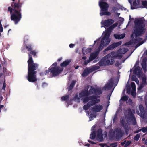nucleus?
I'll return each mask as SVG.
<instances>
[{"label":"nucleus","instance_id":"38","mask_svg":"<svg viewBox=\"0 0 147 147\" xmlns=\"http://www.w3.org/2000/svg\"><path fill=\"white\" fill-rule=\"evenodd\" d=\"M131 143V141H128L126 143L125 145L126 146H128V145L130 144Z\"/></svg>","mask_w":147,"mask_h":147},{"label":"nucleus","instance_id":"16","mask_svg":"<svg viewBox=\"0 0 147 147\" xmlns=\"http://www.w3.org/2000/svg\"><path fill=\"white\" fill-rule=\"evenodd\" d=\"M113 85V80H111L105 86V89H108L110 88H111Z\"/></svg>","mask_w":147,"mask_h":147},{"label":"nucleus","instance_id":"31","mask_svg":"<svg viewBox=\"0 0 147 147\" xmlns=\"http://www.w3.org/2000/svg\"><path fill=\"white\" fill-rule=\"evenodd\" d=\"M128 97L127 96H123L121 98V100L123 101L126 100L128 99Z\"/></svg>","mask_w":147,"mask_h":147},{"label":"nucleus","instance_id":"9","mask_svg":"<svg viewBox=\"0 0 147 147\" xmlns=\"http://www.w3.org/2000/svg\"><path fill=\"white\" fill-rule=\"evenodd\" d=\"M103 106L100 104L94 106L90 109V113H94L100 112L103 109Z\"/></svg>","mask_w":147,"mask_h":147},{"label":"nucleus","instance_id":"29","mask_svg":"<svg viewBox=\"0 0 147 147\" xmlns=\"http://www.w3.org/2000/svg\"><path fill=\"white\" fill-rule=\"evenodd\" d=\"M69 98V96H63L61 98V99L62 100H67Z\"/></svg>","mask_w":147,"mask_h":147},{"label":"nucleus","instance_id":"12","mask_svg":"<svg viewBox=\"0 0 147 147\" xmlns=\"http://www.w3.org/2000/svg\"><path fill=\"white\" fill-rule=\"evenodd\" d=\"M114 22L112 20H108L105 21L102 20L101 22V24L105 27H108L111 25Z\"/></svg>","mask_w":147,"mask_h":147},{"label":"nucleus","instance_id":"47","mask_svg":"<svg viewBox=\"0 0 147 147\" xmlns=\"http://www.w3.org/2000/svg\"><path fill=\"white\" fill-rule=\"evenodd\" d=\"M62 58H59V59H58L57 61H60L62 60Z\"/></svg>","mask_w":147,"mask_h":147},{"label":"nucleus","instance_id":"8","mask_svg":"<svg viewBox=\"0 0 147 147\" xmlns=\"http://www.w3.org/2000/svg\"><path fill=\"white\" fill-rule=\"evenodd\" d=\"M49 71L47 70L45 72V74H47L49 71H50L52 74L54 76H56L60 74L62 71V69H59L58 67L53 68L51 69H49Z\"/></svg>","mask_w":147,"mask_h":147},{"label":"nucleus","instance_id":"36","mask_svg":"<svg viewBox=\"0 0 147 147\" xmlns=\"http://www.w3.org/2000/svg\"><path fill=\"white\" fill-rule=\"evenodd\" d=\"M126 87L127 88V92L129 94L131 92L130 89L129 88V87H127V86H126Z\"/></svg>","mask_w":147,"mask_h":147},{"label":"nucleus","instance_id":"22","mask_svg":"<svg viewBox=\"0 0 147 147\" xmlns=\"http://www.w3.org/2000/svg\"><path fill=\"white\" fill-rule=\"evenodd\" d=\"M140 2L139 0H135L133 3V5L135 7H139Z\"/></svg>","mask_w":147,"mask_h":147},{"label":"nucleus","instance_id":"17","mask_svg":"<svg viewBox=\"0 0 147 147\" xmlns=\"http://www.w3.org/2000/svg\"><path fill=\"white\" fill-rule=\"evenodd\" d=\"M71 61V60L70 59L67 60L61 63L60 65L61 67H65L69 65Z\"/></svg>","mask_w":147,"mask_h":147},{"label":"nucleus","instance_id":"62","mask_svg":"<svg viewBox=\"0 0 147 147\" xmlns=\"http://www.w3.org/2000/svg\"><path fill=\"white\" fill-rule=\"evenodd\" d=\"M12 6H13V4H11Z\"/></svg>","mask_w":147,"mask_h":147},{"label":"nucleus","instance_id":"3","mask_svg":"<svg viewBox=\"0 0 147 147\" xmlns=\"http://www.w3.org/2000/svg\"><path fill=\"white\" fill-rule=\"evenodd\" d=\"M117 25V23H115L111 26L107 30L103 32L101 40L99 39L94 42V44L97 45V48H96V52L98 53L104 47L109 44L111 41V38H110V31Z\"/></svg>","mask_w":147,"mask_h":147},{"label":"nucleus","instance_id":"14","mask_svg":"<svg viewBox=\"0 0 147 147\" xmlns=\"http://www.w3.org/2000/svg\"><path fill=\"white\" fill-rule=\"evenodd\" d=\"M121 44V42L120 41L117 43H114L109 46L107 48V49L105 50V51L106 50L112 49L120 45Z\"/></svg>","mask_w":147,"mask_h":147},{"label":"nucleus","instance_id":"7","mask_svg":"<svg viewBox=\"0 0 147 147\" xmlns=\"http://www.w3.org/2000/svg\"><path fill=\"white\" fill-rule=\"evenodd\" d=\"M99 5L101 9V11H102V12H101L100 13L101 16L103 15H110V13L106 11L107 10L108 7V5L107 3L103 2H100Z\"/></svg>","mask_w":147,"mask_h":147},{"label":"nucleus","instance_id":"49","mask_svg":"<svg viewBox=\"0 0 147 147\" xmlns=\"http://www.w3.org/2000/svg\"><path fill=\"white\" fill-rule=\"evenodd\" d=\"M145 144H147V139L145 141Z\"/></svg>","mask_w":147,"mask_h":147},{"label":"nucleus","instance_id":"42","mask_svg":"<svg viewBox=\"0 0 147 147\" xmlns=\"http://www.w3.org/2000/svg\"><path fill=\"white\" fill-rule=\"evenodd\" d=\"M132 20V19H131V17H130V19H129V22H128V24L127 25V26H128V24H129V23L131 21V20Z\"/></svg>","mask_w":147,"mask_h":147},{"label":"nucleus","instance_id":"58","mask_svg":"<svg viewBox=\"0 0 147 147\" xmlns=\"http://www.w3.org/2000/svg\"><path fill=\"white\" fill-rule=\"evenodd\" d=\"M113 145H114L115 146H117V145H115V144H113Z\"/></svg>","mask_w":147,"mask_h":147},{"label":"nucleus","instance_id":"45","mask_svg":"<svg viewBox=\"0 0 147 147\" xmlns=\"http://www.w3.org/2000/svg\"><path fill=\"white\" fill-rule=\"evenodd\" d=\"M83 59L85 60L86 59V56H84L82 57Z\"/></svg>","mask_w":147,"mask_h":147},{"label":"nucleus","instance_id":"63","mask_svg":"<svg viewBox=\"0 0 147 147\" xmlns=\"http://www.w3.org/2000/svg\"><path fill=\"white\" fill-rule=\"evenodd\" d=\"M13 1H14L15 0H12Z\"/></svg>","mask_w":147,"mask_h":147},{"label":"nucleus","instance_id":"20","mask_svg":"<svg viewBox=\"0 0 147 147\" xmlns=\"http://www.w3.org/2000/svg\"><path fill=\"white\" fill-rule=\"evenodd\" d=\"M91 49L90 48H84L82 49L83 54L84 55H86L91 52Z\"/></svg>","mask_w":147,"mask_h":147},{"label":"nucleus","instance_id":"32","mask_svg":"<svg viewBox=\"0 0 147 147\" xmlns=\"http://www.w3.org/2000/svg\"><path fill=\"white\" fill-rule=\"evenodd\" d=\"M131 116L132 117L131 120L133 122V125H135L136 123V121L134 118V116L133 115H131Z\"/></svg>","mask_w":147,"mask_h":147},{"label":"nucleus","instance_id":"46","mask_svg":"<svg viewBox=\"0 0 147 147\" xmlns=\"http://www.w3.org/2000/svg\"><path fill=\"white\" fill-rule=\"evenodd\" d=\"M57 65V63H54V64H53V65H52V66H56Z\"/></svg>","mask_w":147,"mask_h":147},{"label":"nucleus","instance_id":"2","mask_svg":"<svg viewBox=\"0 0 147 147\" xmlns=\"http://www.w3.org/2000/svg\"><path fill=\"white\" fill-rule=\"evenodd\" d=\"M134 24V30L131 36V38L133 39L128 42L127 44L134 45L136 44L135 46L136 48L144 42V41L142 40V38L137 37L143 34L145 31V29L144 28L143 22L141 20L135 19Z\"/></svg>","mask_w":147,"mask_h":147},{"label":"nucleus","instance_id":"28","mask_svg":"<svg viewBox=\"0 0 147 147\" xmlns=\"http://www.w3.org/2000/svg\"><path fill=\"white\" fill-rule=\"evenodd\" d=\"M96 116L95 115H90L89 116L90 121H91L93 119V118H95Z\"/></svg>","mask_w":147,"mask_h":147},{"label":"nucleus","instance_id":"41","mask_svg":"<svg viewBox=\"0 0 147 147\" xmlns=\"http://www.w3.org/2000/svg\"><path fill=\"white\" fill-rule=\"evenodd\" d=\"M128 102L129 104H131L132 102V101L131 100L129 99L128 100Z\"/></svg>","mask_w":147,"mask_h":147},{"label":"nucleus","instance_id":"51","mask_svg":"<svg viewBox=\"0 0 147 147\" xmlns=\"http://www.w3.org/2000/svg\"><path fill=\"white\" fill-rule=\"evenodd\" d=\"M79 66H77L76 67H75V69H77L79 67Z\"/></svg>","mask_w":147,"mask_h":147},{"label":"nucleus","instance_id":"40","mask_svg":"<svg viewBox=\"0 0 147 147\" xmlns=\"http://www.w3.org/2000/svg\"><path fill=\"white\" fill-rule=\"evenodd\" d=\"M74 46V45L72 44H71L69 45V47L70 48H72Z\"/></svg>","mask_w":147,"mask_h":147},{"label":"nucleus","instance_id":"21","mask_svg":"<svg viewBox=\"0 0 147 147\" xmlns=\"http://www.w3.org/2000/svg\"><path fill=\"white\" fill-rule=\"evenodd\" d=\"M142 65L144 72H146V59H144L143 60Z\"/></svg>","mask_w":147,"mask_h":147},{"label":"nucleus","instance_id":"4","mask_svg":"<svg viewBox=\"0 0 147 147\" xmlns=\"http://www.w3.org/2000/svg\"><path fill=\"white\" fill-rule=\"evenodd\" d=\"M127 51V49L123 48L118 50L116 52L111 53L101 60L99 62V65L103 66L112 64L114 61L113 59H121L122 57L121 54H125Z\"/></svg>","mask_w":147,"mask_h":147},{"label":"nucleus","instance_id":"48","mask_svg":"<svg viewBox=\"0 0 147 147\" xmlns=\"http://www.w3.org/2000/svg\"><path fill=\"white\" fill-rule=\"evenodd\" d=\"M142 86L141 85V86H139V88L138 89H141L142 88Z\"/></svg>","mask_w":147,"mask_h":147},{"label":"nucleus","instance_id":"15","mask_svg":"<svg viewBox=\"0 0 147 147\" xmlns=\"http://www.w3.org/2000/svg\"><path fill=\"white\" fill-rule=\"evenodd\" d=\"M131 86L132 88V90L131 92V93L132 96L134 97L136 96V86L135 83L134 82H132L131 83Z\"/></svg>","mask_w":147,"mask_h":147},{"label":"nucleus","instance_id":"19","mask_svg":"<svg viewBox=\"0 0 147 147\" xmlns=\"http://www.w3.org/2000/svg\"><path fill=\"white\" fill-rule=\"evenodd\" d=\"M125 36V35L124 34H123L121 35L115 34L114 35V36L115 38L119 39H121L123 38Z\"/></svg>","mask_w":147,"mask_h":147},{"label":"nucleus","instance_id":"6","mask_svg":"<svg viewBox=\"0 0 147 147\" xmlns=\"http://www.w3.org/2000/svg\"><path fill=\"white\" fill-rule=\"evenodd\" d=\"M15 6V9L13 10V11L12 13V9L10 7H9L8 8V11H9L11 14V20H13L15 24H17L18 22L20 20L21 16V13L20 11H19L18 10L16 9V8H18L19 6L18 4H14Z\"/></svg>","mask_w":147,"mask_h":147},{"label":"nucleus","instance_id":"35","mask_svg":"<svg viewBox=\"0 0 147 147\" xmlns=\"http://www.w3.org/2000/svg\"><path fill=\"white\" fill-rule=\"evenodd\" d=\"M132 80L135 81L137 84H139V80L137 79H134L133 77Z\"/></svg>","mask_w":147,"mask_h":147},{"label":"nucleus","instance_id":"24","mask_svg":"<svg viewBox=\"0 0 147 147\" xmlns=\"http://www.w3.org/2000/svg\"><path fill=\"white\" fill-rule=\"evenodd\" d=\"M75 84V82L74 81H73L71 84L70 85V86L69 88V90H71L74 87V85Z\"/></svg>","mask_w":147,"mask_h":147},{"label":"nucleus","instance_id":"39","mask_svg":"<svg viewBox=\"0 0 147 147\" xmlns=\"http://www.w3.org/2000/svg\"><path fill=\"white\" fill-rule=\"evenodd\" d=\"M26 48L28 49V51H30L31 50L30 46L29 47L27 46Z\"/></svg>","mask_w":147,"mask_h":147},{"label":"nucleus","instance_id":"33","mask_svg":"<svg viewBox=\"0 0 147 147\" xmlns=\"http://www.w3.org/2000/svg\"><path fill=\"white\" fill-rule=\"evenodd\" d=\"M146 78L145 76H144L142 78L143 83L144 84H145L146 82Z\"/></svg>","mask_w":147,"mask_h":147},{"label":"nucleus","instance_id":"61","mask_svg":"<svg viewBox=\"0 0 147 147\" xmlns=\"http://www.w3.org/2000/svg\"><path fill=\"white\" fill-rule=\"evenodd\" d=\"M10 30H9L8 31L9 32Z\"/></svg>","mask_w":147,"mask_h":147},{"label":"nucleus","instance_id":"18","mask_svg":"<svg viewBox=\"0 0 147 147\" xmlns=\"http://www.w3.org/2000/svg\"><path fill=\"white\" fill-rule=\"evenodd\" d=\"M95 69H94L93 70L91 69L88 70V69H86L84 71L82 75V76H87L89 74L92 72Z\"/></svg>","mask_w":147,"mask_h":147},{"label":"nucleus","instance_id":"57","mask_svg":"<svg viewBox=\"0 0 147 147\" xmlns=\"http://www.w3.org/2000/svg\"><path fill=\"white\" fill-rule=\"evenodd\" d=\"M145 53L146 55H147V50L145 52Z\"/></svg>","mask_w":147,"mask_h":147},{"label":"nucleus","instance_id":"26","mask_svg":"<svg viewBox=\"0 0 147 147\" xmlns=\"http://www.w3.org/2000/svg\"><path fill=\"white\" fill-rule=\"evenodd\" d=\"M95 132L94 131L92 132L90 135V138L92 139H93L95 138Z\"/></svg>","mask_w":147,"mask_h":147},{"label":"nucleus","instance_id":"43","mask_svg":"<svg viewBox=\"0 0 147 147\" xmlns=\"http://www.w3.org/2000/svg\"><path fill=\"white\" fill-rule=\"evenodd\" d=\"M6 87V85L4 83L3 85V89H5Z\"/></svg>","mask_w":147,"mask_h":147},{"label":"nucleus","instance_id":"27","mask_svg":"<svg viewBox=\"0 0 147 147\" xmlns=\"http://www.w3.org/2000/svg\"><path fill=\"white\" fill-rule=\"evenodd\" d=\"M142 4L144 7L147 9V2L146 1H142Z\"/></svg>","mask_w":147,"mask_h":147},{"label":"nucleus","instance_id":"54","mask_svg":"<svg viewBox=\"0 0 147 147\" xmlns=\"http://www.w3.org/2000/svg\"><path fill=\"white\" fill-rule=\"evenodd\" d=\"M145 138H143L142 139V140L143 141H144L145 140Z\"/></svg>","mask_w":147,"mask_h":147},{"label":"nucleus","instance_id":"55","mask_svg":"<svg viewBox=\"0 0 147 147\" xmlns=\"http://www.w3.org/2000/svg\"><path fill=\"white\" fill-rule=\"evenodd\" d=\"M104 147H110V146H107V145H106Z\"/></svg>","mask_w":147,"mask_h":147},{"label":"nucleus","instance_id":"44","mask_svg":"<svg viewBox=\"0 0 147 147\" xmlns=\"http://www.w3.org/2000/svg\"><path fill=\"white\" fill-rule=\"evenodd\" d=\"M95 126L94 125L91 128V130H94V129L95 128Z\"/></svg>","mask_w":147,"mask_h":147},{"label":"nucleus","instance_id":"50","mask_svg":"<svg viewBox=\"0 0 147 147\" xmlns=\"http://www.w3.org/2000/svg\"><path fill=\"white\" fill-rule=\"evenodd\" d=\"M129 1V2L130 3H131L132 2V0H128Z\"/></svg>","mask_w":147,"mask_h":147},{"label":"nucleus","instance_id":"5","mask_svg":"<svg viewBox=\"0 0 147 147\" xmlns=\"http://www.w3.org/2000/svg\"><path fill=\"white\" fill-rule=\"evenodd\" d=\"M29 59L28 61V80L30 82H34L37 80L36 74V71H34L37 65L33 63V61L30 55H29Z\"/></svg>","mask_w":147,"mask_h":147},{"label":"nucleus","instance_id":"23","mask_svg":"<svg viewBox=\"0 0 147 147\" xmlns=\"http://www.w3.org/2000/svg\"><path fill=\"white\" fill-rule=\"evenodd\" d=\"M141 71V69L140 67H138L137 68L135 69L134 72L135 74L138 75V73H140Z\"/></svg>","mask_w":147,"mask_h":147},{"label":"nucleus","instance_id":"25","mask_svg":"<svg viewBox=\"0 0 147 147\" xmlns=\"http://www.w3.org/2000/svg\"><path fill=\"white\" fill-rule=\"evenodd\" d=\"M141 130L142 131L143 133L146 132L147 131V127H144V128H142V129H139L138 130V132H139V131H141Z\"/></svg>","mask_w":147,"mask_h":147},{"label":"nucleus","instance_id":"11","mask_svg":"<svg viewBox=\"0 0 147 147\" xmlns=\"http://www.w3.org/2000/svg\"><path fill=\"white\" fill-rule=\"evenodd\" d=\"M98 54L96 52L95 53H91L90 57H89V60L85 61L84 62V64L86 65L90 61L92 60L97 57Z\"/></svg>","mask_w":147,"mask_h":147},{"label":"nucleus","instance_id":"37","mask_svg":"<svg viewBox=\"0 0 147 147\" xmlns=\"http://www.w3.org/2000/svg\"><path fill=\"white\" fill-rule=\"evenodd\" d=\"M30 54L33 55L34 56L36 55V53L34 51H32L30 52Z\"/></svg>","mask_w":147,"mask_h":147},{"label":"nucleus","instance_id":"60","mask_svg":"<svg viewBox=\"0 0 147 147\" xmlns=\"http://www.w3.org/2000/svg\"><path fill=\"white\" fill-rule=\"evenodd\" d=\"M89 144H87L86 146H89Z\"/></svg>","mask_w":147,"mask_h":147},{"label":"nucleus","instance_id":"59","mask_svg":"<svg viewBox=\"0 0 147 147\" xmlns=\"http://www.w3.org/2000/svg\"><path fill=\"white\" fill-rule=\"evenodd\" d=\"M89 87H89V86H87V88H89Z\"/></svg>","mask_w":147,"mask_h":147},{"label":"nucleus","instance_id":"34","mask_svg":"<svg viewBox=\"0 0 147 147\" xmlns=\"http://www.w3.org/2000/svg\"><path fill=\"white\" fill-rule=\"evenodd\" d=\"M3 31V28L1 24V21H0V32H2Z\"/></svg>","mask_w":147,"mask_h":147},{"label":"nucleus","instance_id":"1","mask_svg":"<svg viewBox=\"0 0 147 147\" xmlns=\"http://www.w3.org/2000/svg\"><path fill=\"white\" fill-rule=\"evenodd\" d=\"M88 89L87 90H85L83 91L80 94L79 97L76 96L75 98L76 100V99L78 100L83 99L84 103L88 102L87 104L85 105L83 107V109L85 110H87L90 106L100 102V99L97 97L89 96V95L94 93L96 95H99L102 93L101 90L100 88L95 90L91 87L89 92H88Z\"/></svg>","mask_w":147,"mask_h":147},{"label":"nucleus","instance_id":"10","mask_svg":"<svg viewBox=\"0 0 147 147\" xmlns=\"http://www.w3.org/2000/svg\"><path fill=\"white\" fill-rule=\"evenodd\" d=\"M102 131L101 129L98 130L96 136L97 139L99 141L101 142L103 140V137H105L107 136V133H105V134L102 135Z\"/></svg>","mask_w":147,"mask_h":147},{"label":"nucleus","instance_id":"30","mask_svg":"<svg viewBox=\"0 0 147 147\" xmlns=\"http://www.w3.org/2000/svg\"><path fill=\"white\" fill-rule=\"evenodd\" d=\"M140 137V135L139 134H137L134 137V139L138 141V140L139 138Z\"/></svg>","mask_w":147,"mask_h":147},{"label":"nucleus","instance_id":"13","mask_svg":"<svg viewBox=\"0 0 147 147\" xmlns=\"http://www.w3.org/2000/svg\"><path fill=\"white\" fill-rule=\"evenodd\" d=\"M140 113L138 111H136V112L137 114L139 115L142 118H144L145 117V115H144V111L143 107L141 105H139V107Z\"/></svg>","mask_w":147,"mask_h":147},{"label":"nucleus","instance_id":"52","mask_svg":"<svg viewBox=\"0 0 147 147\" xmlns=\"http://www.w3.org/2000/svg\"><path fill=\"white\" fill-rule=\"evenodd\" d=\"M3 105H1V106L0 107V108H3Z\"/></svg>","mask_w":147,"mask_h":147},{"label":"nucleus","instance_id":"53","mask_svg":"<svg viewBox=\"0 0 147 147\" xmlns=\"http://www.w3.org/2000/svg\"><path fill=\"white\" fill-rule=\"evenodd\" d=\"M121 64V63H119V64H117L116 65H120Z\"/></svg>","mask_w":147,"mask_h":147},{"label":"nucleus","instance_id":"56","mask_svg":"<svg viewBox=\"0 0 147 147\" xmlns=\"http://www.w3.org/2000/svg\"><path fill=\"white\" fill-rule=\"evenodd\" d=\"M90 142L92 143V144H94V143L92 142Z\"/></svg>","mask_w":147,"mask_h":147}]
</instances>
